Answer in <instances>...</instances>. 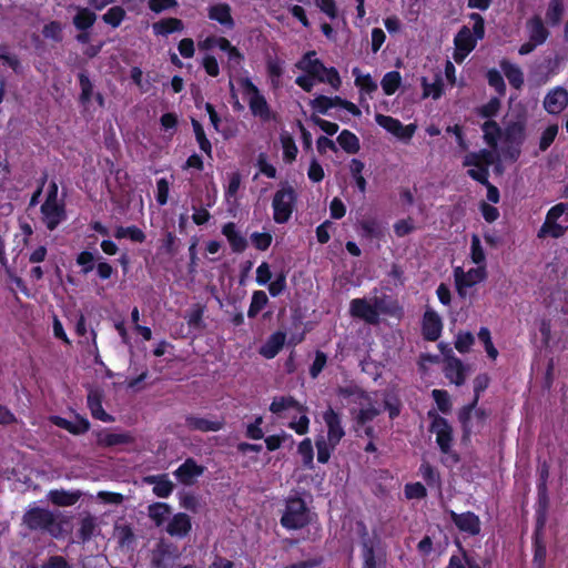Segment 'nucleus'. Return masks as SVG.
<instances>
[{
  "label": "nucleus",
  "instance_id": "obj_1",
  "mask_svg": "<svg viewBox=\"0 0 568 568\" xmlns=\"http://www.w3.org/2000/svg\"><path fill=\"white\" fill-rule=\"evenodd\" d=\"M295 68L303 72L295 83L306 92H311L316 83H326L333 90H338L342 84L337 70L325 67L315 51L306 52L295 63Z\"/></svg>",
  "mask_w": 568,
  "mask_h": 568
},
{
  "label": "nucleus",
  "instance_id": "obj_2",
  "mask_svg": "<svg viewBox=\"0 0 568 568\" xmlns=\"http://www.w3.org/2000/svg\"><path fill=\"white\" fill-rule=\"evenodd\" d=\"M495 159V151L480 150L466 154L463 161V165L469 168L467 174L475 181L487 186V199L491 203H498L499 201L498 189L488 182V168L494 163Z\"/></svg>",
  "mask_w": 568,
  "mask_h": 568
},
{
  "label": "nucleus",
  "instance_id": "obj_3",
  "mask_svg": "<svg viewBox=\"0 0 568 568\" xmlns=\"http://www.w3.org/2000/svg\"><path fill=\"white\" fill-rule=\"evenodd\" d=\"M469 19L473 22L471 29L464 26L454 39L455 52L453 58L457 63H462L485 36L484 18L478 13H471Z\"/></svg>",
  "mask_w": 568,
  "mask_h": 568
},
{
  "label": "nucleus",
  "instance_id": "obj_4",
  "mask_svg": "<svg viewBox=\"0 0 568 568\" xmlns=\"http://www.w3.org/2000/svg\"><path fill=\"white\" fill-rule=\"evenodd\" d=\"M243 99L247 102L251 113L263 122L275 119V114L258 88L247 77L235 80Z\"/></svg>",
  "mask_w": 568,
  "mask_h": 568
},
{
  "label": "nucleus",
  "instance_id": "obj_5",
  "mask_svg": "<svg viewBox=\"0 0 568 568\" xmlns=\"http://www.w3.org/2000/svg\"><path fill=\"white\" fill-rule=\"evenodd\" d=\"M386 312L387 307L384 297L354 298L349 303L351 316L362 320L367 324H377L379 315Z\"/></svg>",
  "mask_w": 568,
  "mask_h": 568
},
{
  "label": "nucleus",
  "instance_id": "obj_6",
  "mask_svg": "<svg viewBox=\"0 0 568 568\" xmlns=\"http://www.w3.org/2000/svg\"><path fill=\"white\" fill-rule=\"evenodd\" d=\"M311 521V513L305 501L297 496L286 499L281 525L286 529H301Z\"/></svg>",
  "mask_w": 568,
  "mask_h": 568
},
{
  "label": "nucleus",
  "instance_id": "obj_7",
  "mask_svg": "<svg viewBox=\"0 0 568 568\" xmlns=\"http://www.w3.org/2000/svg\"><path fill=\"white\" fill-rule=\"evenodd\" d=\"M23 523L34 530H45L53 537H59L62 534L61 524L52 511L45 508H31L23 516Z\"/></svg>",
  "mask_w": 568,
  "mask_h": 568
},
{
  "label": "nucleus",
  "instance_id": "obj_8",
  "mask_svg": "<svg viewBox=\"0 0 568 568\" xmlns=\"http://www.w3.org/2000/svg\"><path fill=\"white\" fill-rule=\"evenodd\" d=\"M42 221L49 230H54L64 219V206L58 200V186L51 185V190L44 203L41 205Z\"/></svg>",
  "mask_w": 568,
  "mask_h": 568
},
{
  "label": "nucleus",
  "instance_id": "obj_9",
  "mask_svg": "<svg viewBox=\"0 0 568 568\" xmlns=\"http://www.w3.org/2000/svg\"><path fill=\"white\" fill-rule=\"evenodd\" d=\"M567 210V204L559 203L552 206L546 215L545 222L540 226L537 236L538 239L552 237L558 239L566 232L567 226L560 222Z\"/></svg>",
  "mask_w": 568,
  "mask_h": 568
},
{
  "label": "nucleus",
  "instance_id": "obj_10",
  "mask_svg": "<svg viewBox=\"0 0 568 568\" xmlns=\"http://www.w3.org/2000/svg\"><path fill=\"white\" fill-rule=\"evenodd\" d=\"M487 276L485 265L475 266L467 271L457 266L454 268V280L459 296L465 297L468 290L483 282Z\"/></svg>",
  "mask_w": 568,
  "mask_h": 568
},
{
  "label": "nucleus",
  "instance_id": "obj_11",
  "mask_svg": "<svg viewBox=\"0 0 568 568\" xmlns=\"http://www.w3.org/2000/svg\"><path fill=\"white\" fill-rule=\"evenodd\" d=\"M295 201V194L292 187H283L278 190L273 197V217L276 223H285L290 220L293 205Z\"/></svg>",
  "mask_w": 568,
  "mask_h": 568
},
{
  "label": "nucleus",
  "instance_id": "obj_12",
  "mask_svg": "<svg viewBox=\"0 0 568 568\" xmlns=\"http://www.w3.org/2000/svg\"><path fill=\"white\" fill-rule=\"evenodd\" d=\"M375 121L388 133L405 143H408L412 140L417 129V125L414 123L404 125L399 120L379 113L375 115Z\"/></svg>",
  "mask_w": 568,
  "mask_h": 568
},
{
  "label": "nucleus",
  "instance_id": "obj_13",
  "mask_svg": "<svg viewBox=\"0 0 568 568\" xmlns=\"http://www.w3.org/2000/svg\"><path fill=\"white\" fill-rule=\"evenodd\" d=\"M488 381L489 379L486 375L476 377V379L474 382V389L476 393L475 399L471 405L464 407L459 413V420L464 425V428L468 432H470L473 429V424H471L473 414L478 419L484 418V413L479 412V410L474 412V407L477 404L479 393L483 392L488 386Z\"/></svg>",
  "mask_w": 568,
  "mask_h": 568
},
{
  "label": "nucleus",
  "instance_id": "obj_14",
  "mask_svg": "<svg viewBox=\"0 0 568 568\" xmlns=\"http://www.w3.org/2000/svg\"><path fill=\"white\" fill-rule=\"evenodd\" d=\"M432 433L436 435V443L444 454L449 453L453 442L452 427L447 420L438 415H434L432 426Z\"/></svg>",
  "mask_w": 568,
  "mask_h": 568
},
{
  "label": "nucleus",
  "instance_id": "obj_15",
  "mask_svg": "<svg viewBox=\"0 0 568 568\" xmlns=\"http://www.w3.org/2000/svg\"><path fill=\"white\" fill-rule=\"evenodd\" d=\"M324 423L327 427V438L332 446H337L345 435L342 425V417L333 408H328L323 414Z\"/></svg>",
  "mask_w": 568,
  "mask_h": 568
},
{
  "label": "nucleus",
  "instance_id": "obj_16",
  "mask_svg": "<svg viewBox=\"0 0 568 568\" xmlns=\"http://www.w3.org/2000/svg\"><path fill=\"white\" fill-rule=\"evenodd\" d=\"M222 417H203L199 415H187L185 417V426L190 430H199L202 433L219 432L224 427Z\"/></svg>",
  "mask_w": 568,
  "mask_h": 568
},
{
  "label": "nucleus",
  "instance_id": "obj_17",
  "mask_svg": "<svg viewBox=\"0 0 568 568\" xmlns=\"http://www.w3.org/2000/svg\"><path fill=\"white\" fill-rule=\"evenodd\" d=\"M453 523L457 526L460 531L469 535H478L480 532V520L474 513L467 511L457 514L453 510L449 511Z\"/></svg>",
  "mask_w": 568,
  "mask_h": 568
},
{
  "label": "nucleus",
  "instance_id": "obj_18",
  "mask_svg": "<svg viewBox=\"0 0 568 568\" xmlns=\"http://www.w3.org/2000/svg\"><path fill=\"white\" fill-rule=\"evenodd\" d=\"M567 104L568 92L561 87H556L550 90L544 99V108L550 114L560 113Z\"/></svg>",
  "mask_w": 568,
  "mask_h": 568
},
{
  "label": "nucleus",
  "instance_id": "obj_19",
  "mask_svg": "<svg viewBox=\"0 0 568 568\" xmlns=\"http://www.w3.org/2000/svg\"><path fill=\"white\" fill-rule=\"evenodd\" d=\"M203 473L204 467L189 458L174 471V476L181 484L192 485Z\"/></svg>",
  "mask_w": 568,
  "mask_h": 568
},
{
  "label": "nucleus",
  "instance_id": "obj_20",
  "mask_svg": "<svg viewBox=\"0 0 568 568\" xmlns=\"http://www.w3.org/2000/svg\"><path fill=\"white\" fill-rule=\"evenodd\" d=\"M302 409V404L291 396H276L273 398L270 410L278 418H286L292 413Z\"/></svg>",
  "mask_w": 568,
  "mask_h": 568
},
{
  "label": "nucleus",
  "instance_id": "obj_21",
  "mask_svg": "<svg viewBox=\"0 0 568 568\" xmlns=\"http://www.w3.org/2000/svg\"><path fill=\"white\" fill-rule=\"evenodd\" d=\"M207 17L220 23L224 29L234 28V19L231 13V7L227 3H214L207 8Z\"/></svg>",
  "mask_w": 568,
  "mask_h": 568
},
{
  "label": "nucleus",
  "instance_id": "obj_22",
  "mask_svg": "<svg viewBox=\"0 0 568 568\" xmlns=\"http://www.w3.org/2000/svg\"><path fill=\"white\" fill-rule=\"evenodd\" d=\"M192 528L190 517L184 513L175 514L171 517L166 525V532L176 538H184Z\"/></svg>",
  "mask_w": 568,
  "mask_h": 568
},
{
  "label": "nucleus",
  "instance_id": "obj_23",
  "mask_svg": "<svg viewBox=\"0 0 568 568\" xmlns=\"http://www.w3.org/2000/svg\"><path fill=\"white\" fill-rule=\"evenodd\" d=\"M103 394L99 389H90L88 394V407L93 418L104 423H112L113 416L108 414L102 407Z\"/></svg>",
  "mask_w": 568,
  "mask_h": 568
},
{
  "label": "nucleus",
  "instance_id": "obj_24",
  "mask_svg": "<svg viewBox=\"0 0 568 568\" xmlns=\"http://www.w3.org/2000/svg\"><path fill=\"white\" fill-rule=\"evenodd\" d=\"M51 422L68 432H70L73 435H81L89 430L90 423L87 418L77 415L74 420H68L60 416H52Z\"/></svg>",
  "mask_w": 568,
  "mask_h": 568
},
{
  "label": "nucleus",
  "instance_id": "obj_25",
  "mask_svg": "<svg viewBox=\"0 0 568 568\" xmlns=\"http://www.w3.org/2000/svg\"><path fill=\"white\" fill-rule=\"evenodd\" d=\"M97 443L104 447L131 444L133 436L130 433H112L105 429L97 434Z\"/></svg>",
  "mask_w": 568,
  "mask_h": 568
},
{
  "label": "nucleus",
  "instance_id": "obj_26",
  "mask_svg": "<svg viewBox=\"0 0 568 568\" xmlns=\"http://www.w3.org/2000/svg\"><path fill=\"white\" fill-rule=\"evenodd\" d=\"M377 403L378 400L371 396V405H358V410H352V414L354 415V418L358 426H365L381 413V407L377 405Z\"/></svg>",
  "mask_w": 568,
  "mask_h": 568
},
{
  "label": "nucleus",
  "instance_id": "obj_27",
  "mask_svg": "<svg viewBox=\"0 0 568 568\" xmlns=\"http://www.w3.org/2000/svg\"><path fill=\"white\" fill-rule=\"evenodd\" d=\"M285 339V333H273L260 348V354L267 359L274 358L284 346Z\"/></svg>",
  "mask_w": 568,
  "mask_h": 568
},
{
  "label": "nucleus",
  "instance_id": "obj_28",
  "mask_svg": "<svg viewBox=\"0 0 568 568\" xmlns=\"http://www.w3.org/2000/svg\"><path fill=\"white\" fill-rule=\"evenodd\" d=\"M442 327V320L435 312L428 311L425 313L423 333L427 339L436 341L440 335Z\"/></svg>",
  "mask_w": 568,
  "mask_h": 568
},
{
  "label": "nucleus",
  "instance_id": "obj_29",
  "mask_svg": "<svg viewBox=\"0 0 568 568\" xmlns=\"http://www.w3.org/2000/svg\"><path fill=\"white\" fill-rule=\"evenodd\" d=\"M445 376L454 384L462 385L466 378V368L463 363L455 357L447 358L444 368Z\"/></svg>",
  "mask_w": 568,
  "mask_h": 568
},
{
  "label": "nucleus",
  "instance_id": "obj_30",
  "mask_svg": "<svg viewBox=\"0 0 568 568\" xmlns=\"http://www.w3.org/2000/svg\"><path fill=\"white\" fill-rule=\"evenodd\" d=\"M290 419L287 426L298 435H305L310 428V418L307 417V408L302 405L301 410L292 413L287 417Z\"/></svg>",
  "mask_w": 568,
  "mask_h": 568
},
{
  "label": "nucleus",
  "instance_id": "obj_31",
  "mask_svg": "<svg viewBox=\"0 0 568 568\" xmlns=\"http://www.w3.org/2000/svg\"><path fill=\"white\" fill-rule=\"evenodd\" d=\"M145 481L153 485V493L161 498L169 497L173 491V484L166 475L149 476Z\"/></svg>",
  "mask_w": 568,
  "mask_h": 568
},
{
  "label": "nucleus",
  "instance_id": "obj_32",
  "mask_svg": "<svg viewBox=\"0 0 568 568\" xmlns=\"http://www.w3.org/2000/svg\"><path fill=\"white\" fill-rule=\"evenodd\" d=\"M222 234L227 239L234 252H242L246 247V240L237 232L235 224L226 223L222 229Z\"/></svg>",
  "mask_w": 568,
  "mask_h": 568
},
{
  "label": "nucleus",
  "instance_id": "obj_33",
  "mask_svg": "<svg viewBox=\"0 0 568 568\" xmlns=\"http://www.w3.org/2000/svg\"><path fill=\"white\" fill-rule=\"evenodd\" d=\"M149 517L156 527H161L171 519V507L165 503H154L149 506Z\"/></svg>",
  "mask_w": 568,
  "mask_h": 568
},
{
  "label": "nucleus",
  "instance_id": "obj_34",
  "mask_svg": "<svg viewBox=\"0 0 568 568\" xmlns=\"http://www.w3.org/2000/svg\"><path fill=\"white\" fill-rule=\"evenodd\" d=\"M80 496L79 491H68L64 489L50 490L48 494L49 500L58 506H72L79 500Z\"/></svg>",
  "mask_w": 568,
  "mask_h": 568
},
{
  "label": "nucleus",
  "instance_id": "obj_35",
  "mask_svg": "<svg viewBox=\"0 0 568 568\" xmlns=\"http://www.w3.org/2000/svg\"><path fill=\"white\" fill-rule=\"evenodd\" d=\"M183 28V22L176 18L162 19L152 24L153 32L156 36H168L176 31H182Z\"/></svg>",
  "mask_w": 568,
  "mask_h": 568
},
{
  "label": "nucleus",
  "instance_id": "obj_36",
  "mask_svg": "<svg viewBox=\"0 0 568 568\" xmlns=\"http://www.w3.org/2000/svg\"><path fill=\"white\" fill-rule=\"evenodd\" d=\"M338 395L344 398H349L351 403L357 405H371V395L364 393L357 386L351 385L346 387H339L337 390Z\"/></svg>",
  "mask_w": 568,
  "mask_h": 568
},
{
  "label": "nucleus",
  "instance_id": "obj_37",
  "mask_svg": "<svg viewBox=\"0 0 568 568\" xmlns=\"http://www.w3.org/2000/svg\"><path fill=\"white\" fill-rule=\"evenodd\" d=\"M527 28L529 33V40L535 42V44L539 45L546 41L548 37V31L544 27L540 18L536 17L529 20Z\"/></svg>",
  "mask_w": 568,
  "mask_h": 568
},
{
  "label": "nucleus",
  "instance_id": "obj_38",
  "mask_svg": "<svg viewBox=\"0 0 568 568\" xmlns=\"http://www.w3.org/2000/svg\"><path fill=\"white\" fill-rule=\"evenodd\" d=\"M355 78V85L359 88L362 93L371 95L377 90V83L371 74H364L358 68H354L352 71Z\"/></svg>",
  "mask_w": 568,
  "mask_h": 568
},
{
  "label": "nucleus",
  "instance_id": "obj_39",
  "mask_svg": "<svg viewBox=\"0 0 568 568\" xmlns=\"http://www.w3.org/2000/svg\"><path fill=\"white\" fill-rule=\"evenodd\" d=\"M280 141L283 150V160L287 163H292L296 160L298 153L294 139L291 134L284 132L281 134Z\"/></svg>",
  "mask_w": 568,
  "mask_h": 568
},
{
  "label": "nucleus",
  "instance_id": "obj_40",
  "mask_svg": "<svg viewBox=\"0 0 568 568\" xmlns=\"http://www.w3.org/2000/svg\"><path fill=\"white\" fill-rule=\"evenodd\" d=\"M114 236L116 239H130L132 242H135V243H142L144 242L145 240V234L144 232L132 225V226H118L115 232H114Z\"/></svg>",
  "mask_w": 568,
  "mask_h": 568
},
{
  "label": "nucleus",
  "instance_id": "obj_41",
  "mask_svg": "<svg viewBox=\"0 0 568 568\" xmlns=\"http://www.w3.org/2000/svg\"><path fill=\"white\" fill-rule=\"evenodd\" d=\"M97 20L95 13L87 8H79L78 13L73 18V23L79 30H87L91 28Z\"/></svg>",
  "mask_w": 568,
  "mask_h": 568
},
{
  "label": "nucleus",
  "instance_id": "obj_42",
  "mask_svg": "<svg viewBox=\"0 0 568 568\" xmlns=\"http://www.w3.org/2000/svg\"><path fill=\"white\" fill-rule=\"evenodd\" d=\"M337 142L347 153L353 154L359 150V141L357 136L347 130H344L339 133L337 136Z\"/></svg>",
  "mask_w": 568,
  "mask_h": 568
},
{
  "label": "nucleus",
  "instance_id": "obj_43",
  "mask_svg": "<svg viewBox=\"0 0 568 568\" xmlns=\"http://www.w3.org/2000/svg\"><path fill=\"white\" fill-rule=\"evenodd\" d=\"M400 83L402 77L397 71L387 72L381 81L382 89L386 95L394 94L399 88Z\"/></svg>",
  "mask_w": 568,
  "mask_h": 568
},
{
  "label": "nucleus",
  "instance_id": "obj_44",
  "mask_svg": "<svg viewBox=\"0 0 568 568\" xmlns=\"http://www.w3.org/2000/svg\"><path fill=\"white\" fill-rule=\"evenodd\" d=\"M268 303V297L264 291H254L251 298V304L247 311L250 318L255 317Z\"/></svg>",
  "mask_w": 568,
  "mask_h": 568
},
{
  "label": "nucleus",
  "instance_id": "obj_45",
  "mask_svg": "<svg viewBox=\"0 0 568 568\" xmlns=\"http://www.w3.org/2000/svg\"><path fill=\"white\" fill-rule=\"evenodd\" d=\"M267 74L271 79V83L274 88L280 87L281 78L284 72V62L277 58L270 59L266 64Z\"/></svg>",
  "mask_w": 568,
  "mask_h": 568
},
{
  "label": "nucleus",
  "instance_id": "obj_46",
  "mask_svg": "<svg viewBox=\"0 0 568 568\" xmlns=\"http://www.w3.org/2000/svg\"><path fill=\"white\" fill-rule=\"evenodd\" d=\"M470 260L477 266L485 265L486 266V254L484 247L481 245L480 239L477 234L471 236L470 243Z\"/></svg>",
  "mask_w": 568,
  "mask_h": 568
},
{
  "label": "nucleus",
  "instance_id": "obj_47",
  "mask_svg": "<svg viewBox=\"0 0 568 568\" xmlns=\"http://www.w3.org/2000/svg\"><path fill=\"white\" fill-rule=\"evenodd\" d=\"M422 87L424 98H433L434 100H437L443 94V81L439 77H437L432 83H429L426 78H423Z\"/></svg>",
  "mask_w": 568,
  "mask_h": 568
},
{
  "label": "nucleus",
  "instance_id": "obj_48",
  "mask_svg": "<svg viewBox=\"0 0 568 568\" xmlns=\"http://www.w3.org/2000/svg\"><path fill=\"white\" fill-rule=\"evenodd\" d=\"M193 131L199 143L201 151L207 156H212V145L210 140L206 138L203 126L196 120H192Z\"/></svg>",
  "mask_w": 568,
  "mask_h": 568
},
{
  "label": "nucleus",
  "instance_id": "obj_49",
  "mask_svg": "<svg viewBox=\"0 0 568 568\" xmlns=\"http://www.w3.org/2000/svg\"><path fill=\"white\" fill-rule=\"evenodd\" d=\"M501 68L509 83L517 89L520 88L524 83V77L520 69L511 63H503Z\"/></svg>",
  "mask_w": 568,
  "mask_h": 568
},
{
  "label": "nucleus",
  "instance_id": "obj_50",
  "mask_svg": "<svg viewBox=\"0 0 568 568\" xmlns=\"http://www.w3.org/2000/svg\"><path fill=\"white\" fill-rule=\"evenodd\" d=\"M125 18V10L122 7L115 6L110 8L103 16L102 20L113 27L118 28Z\"/></svg>",
  "mask_w": 568,
  "mask_h": 568
},
{
  "label": "nucleus",
  "instance_id": "obj_51",
  "mask_svg": "<svg viewBox=\"0 0 568 568\" xmlns=\"http://www.w3.org/2000/svg\"><path fill=\"white\" fill-rule=\"evenodd\" d=\"M197 47L203 51L212 50L217 47L220 50L229 49L230 41L223 37L210 36L202 41H199Z\"/></svg>",
  "mask_w": 568,
  "mask_h": 568
},
{
  "label": "nucleus",
  "instance_id": "obj_52",
  "mask_svg": "<svg viewBox=\"0 0 568 568\" xmlns=\"http://www.w3.org/2000/svg\"><path fill=\"white\" fill-rule=\"evenodd\" d=\"M483 132L486 143L495 148L500 135V129L497 123L494 121H486L483 124Z\"/></svg>",
  "mask_w": 568,
  "mask_h": 568
},
{
  "label": "nucleus",
  "instance_id": "obj_53",
  "mask_svg": "<svg viewBox=\"0 0 568 568\" xmlns=\"http://www.w3.org/2000/svg\"><path fill=\"white\" fill-rule=\"evenodd\" d=\"M297 452L302 457L304 466L313 468L314 449L310 438H305L300 443Z\"/></svg>",
  "mask_w": 568,
  "mask_h": 568
},
{
  "label": "nucleus",
  "instance_id": "obj_54",
  "mask_svg": "<svg viewBox=\"0 0 568 568\" xmlns=\"http://www.w3.org/2000/svg\"><path fill=\"white\" fill-rule=\"evenodd\" d=\"M311 105L314 111L325 114L333 106H337L335 98H328L325 95H318L311 101Z\"/></svg>",
  "mask_w": 568,
  "mask_h": 568
},
{
  "label": "nucleus",
  "instance_id": "obj_55",
  "mask_svg": "<svg viewBox=\"0 0 568 568\" xmlns=\"http://www.w3.org/2000/svg\"><path fill=\"white\" fill-rule=\"evenodd\" d=\"M336 446H332L328 439L320 438L316 440L317 460L325 464L329 460L332 452Z\"/></svg>",
  "mask_w": 568,
  "mask_h": 568
},
{
  "label": "nucleus",
  "instance_id": "obj_56",
  "mask_svg": "<svg viewBox=\"0 0 568 568\" xmlns=\"http://www.w3.org/2000/svg\"><path fill=\"white\" fill-rule=\"evenodd\" d=\"M562 12V0H551L546 13L547 20L552 24H557L561 19Z\"/></svg>",
  "mask_w": 568,
  "mask_h": 568
},
{
  "label": "nucleus",
  "instance_id": "obj_57",
  "mask_svg": "<svg viewBox=\"0 0 568 568\" xmlns=\"http://www.w3.org/2000/svg\"><path fill=\"white\" fill-rule=\"evenodd\" d=\"M557 134H558V125L557 124L548 125L541 133L540 141H539V149L541 151H546L551 145V143L554 142Z\"/></svg>",
  "mask_w": 568,
  "mask_h": 568
},
{
  "label": "nucleus",
  "instance_id": "obj_58",
  "mask_svg": "<svg viewBox=\"0 0 568 568\" xmlns=\"http://www.w3.org/2000/svg\"><path fill=\"white\" fill-rule=\"evenodd\" d=\"M42 33L44 38L53 41L62 40V24L58 21H51L43 27Z\"/></svg>",
  "mask_w": 568,
  "mask_h": 568
},
{
  "label": "nucleus",
  "instance_id": "obj_59",
  "mask_svg": "<svg viewBox=\"0 0 568 568\" xmlns=\"http://www.w3.org/2000/svg\"><path fill=\"white\" fill-rule=\"evenodd\" d=\"M97 529L95 519L93 517H85L81 520L79 535L83 541L90 539Z\"/></svg>",
  "mask_w": 568,
  "mask_h": 568
},
{
  "label": "nucleus",
  "instance_id": "obj_60",
  "mask_svg": "<svg viewBox=\"0 0 568 568\" xmlns=\"http://www.w3.org/2000/svg\"><path fill=\"white\" fill-rule=\"evenodd\" d=\"M432 395H433L434 400L436 402L438 409L442 413L449 412L452 405H450L449 395L446 390L434 389Z\"/></svg>",
  "mask_w": 568,
  "mask_h": 568
},
{
  "label": "nucleus",
  "instance_id": "obj_61",
  "mask_svg": "<svg viewBox=\"0 0 568 568\" xmlns=\"http://www.w3.org/2000/svg\"><path fill=\"white\" fill-rule=\"evenodd\" d=\"M419 473L428 485L439 486V475L432 465L428 463H423L419 467Z\"/></svg>",
  "mask_w": 568,
  "mask_h": 568
},
{
  "label": "nucleus",
  "instance_id": "obj_62",
  "mask_svg": "<svg viewBox=\"0 0 568 568\" xmlns=\"http://www.w3.org/2000/svg\"><path fill=\"white\" fill-rule=\"evenodd\" d=\"M263 417L258 416L255 420L247 425L246 427V436L251 439H262L264 437V432L262 429Z\"/></svg>",
  "mask_w": 568,
  "mask_h": 568
},
{
  "label": "nucleus",
  "instance_id": "obj_63",
  "mask_svg": "<svg viewBox=\"0 0 568 568\" xmlns=\"http://www.w3.org/2000/svg\"><path fill=\"white\" fill-rule=\"evenodd\" d=\"M474 341V336L469 332L459 333L456 337L455 347L460 353L468 352Z\"/></svg>",
  "mask_w": 568,
  "mask_h": 568
},
{
  "label": "nucleus",
  "instance_id": "obj_64",
  "mask_svg": "<svg viewBox=\"0 0 568 568\" xmlns=\"http://www.w3.org/2000/svg\"><path fill=\"white\" fill-rule=\"evenodd\" d=\"M405 496L407 499H420L426 496V488L420 483H412L405 486Z\"/></svg>",
  "mask_w": 568,
  "mask_h": 568
}]
</instances>
